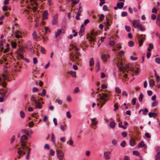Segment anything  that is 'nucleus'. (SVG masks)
Segmentation results:
<instances>
[{
    "instance_id": "nucleus-53",
    "label": "nucleus",
    "mask_w": 160,
    "mask_h": 160,
    "mask_svg": "<svg viewBox=\"0 0 160 160\" xmlns=\"http://www.w3.org/2000/svg\"><path fill=\"white\" fill-rule=\"evenodd\" d=\"M126 144V142L125 141H123L120 144V145L122 147H124Z\"/></svg>"
},
{
    "instance_id": "nucleus-30",
    "label": "nucleus",
    "mask_w": 160,
    "mask_h": 160,
    "mask_svg": "<svg viewBox=\"0 0 160 160\" xmlns=\"http://www.w3.org/2000/svg\"><path fill=\"white\" fill-rule=\"evenodd\" d=\"M1 91H2V95L3 97H6V93L7 92V90L6 89H1Z\"/></svg>"
},
{
    "instance_id": "nucleus-5",
    "label": "nucleus",
    "mask_w": 160,
    "mask_h": 160,
    "mask_svg": "<svg viewBox=\"0 0 160 160\" xmlns=\"http://www.w3.org/2000/svg\"><path fill=\"white\" fill-rule=\"evenodd\" d=\"M28 138V137L25 135L22 136L21 138V145L22 149H24L26 147V142L24 140Z\"/></svg>"
},
{
    "instance_id": "nucleus-43",
    "label": "nucleus",
    "mask_w": 160,
    "mask_h": 160,
    "mask_svg": "<svg viewBox=\"0 0 160 160\" xmlns=\"http://www.w3.org/2000/svg\"><path fill=\"white\" fill-rule=\"evenodd\" d=\"M112 144L114 146H116L117 144V141L115 139H113L112 141Z\"/></svg>"
},
{
    "instance_id": "nucleus-14",
    "label": "nucleus",
    "mask_w": 160,
    "mask_h": 160,
    "mask_svg": "<svg viewBox=\"0 0 160 160\" xmlns=\"http://www.w3.org/2000/svg\"><path fill=\"white\" fill-rule=\"evenodd\" d=\"M58 14H56L53 16V20H52V23L53 24H55L58 21Z\"/></svg>"
},
{
    "instance_id": "nucleus-50",
    "label": "nucleus",
    "mask_w": 160,
    "mask_h": 160,
    "mask_svg": "<svg viewBox=\"0 0 160 160\" xmlns=\"http://www.w3.org/2000/svg\"><path fill=\"white\" fill-rule=\"evenodd\" d=\"M100 2L99 3V5L102 6L103 4L105 3V0H100Z\"/></svg>"
},
{
    "instance_id": "nucleus-8",
    "label": "nucleus",
    "mask_w": 160,
    "mask_h": 160,
    "mask_svg": "<svg viewBox=\"0 0 160 160\" xmlns=\"http://www.w3.org/2000/svg\"><path fill=\"white\" fill-rule=\"evenodd\" d=\"M96 35V34H95L94 32H92L91 33V35H90L88 37V39L89 40V41L91 42V43L94 45V42H96V41L95 40V36Z\"/></svg>"
},
{
    "instance_id": "nucleus-31",
    "label": "nucleus",
    "mask_w": 160,
    "mask_h": 160,
    "mask_svg": "<svg viewBox=\"0 0 160 160\" xmlns=\"http://www.w3.org/2000/svg\"><path fill=\"white\" fill-rule=\"evenodd\" d=\"M11 46L12 48H15L17 46V42L14 41H12L11 42Z\"/></svg>"
},
{
    "instance_id": "nucleus-3",
    "label": "nucleus",
    "mask_w": 160,
    "mask_h": 160,
    "mask_svg": "<svg viewBox=\"0 0 160 160\" xmlns=\"http://www.w3.org/2000/svg\"><path fill=\"white\" fill-rule=\"evenodd\" d=\"M99 96L100 99L99 103H97V105L101 108L108 101V98L110 97L111 93L110 92L104 91L102 93H99Z\"/></svg>"
},
{
    "instance_id": "nucleus-2",
    "label": "nucleus",
    "mask_w": 160,
    "mask_h": 160,
    "mask_svg": "<svg viewBox=\"0 0 160 160\" xmlns=\"http://www.w3.org/2000/svg\"><path fill=\"white\" fill-rule=\"evenodd\" d=\"M115 62L117 64V67L120 70L123 72H128L129 70L132 71L135 70V68L131 67V64L126 65L123 66L122 60L120 58H116Z\"/></svg>"
},
{
    "instance_id": "nucleus-17",
    "label": "nucleus",
    "mask_w": 160,
    "mask_h": 160,
    "mask_svg": "<svg viewBox=\"0 0 160 160\" xmlns=\"http://www.w3.org/2000/svg\"><path fill=\"white\" fill-rule=\"evenodd\" d=\"M97 118H94L91 119V121L92 122V125L95 126L98 124V121H96Z\"/></svg>"
},
{
    "instance_id": "nucleus-25",
    "label": "nucleus",
    "mask_w": 160,
    "mask_h": 160,
    "mask_svg": "<svg viewBox=\"0 0 160 160\" xmlns=\"http://www.w3.org/2000/svg\"><path fill=\"white\" fill-rule=\"evenodd\" d=\"M35 105V108H42V105L38 101V103L34 104Z\"/></svg>"
},
{
    "instance_id": "nucleus-34",
    "label": "nucleus",
    "mask_w": 160,
    "mask_h": 160,
    "mask_svg": "<svg viewBox=\"0 0 160 160\" xmlns=\"http://www.w3.org/2000/svg\"><path fill=\"white\" fill-rule=\"evenodd\" d=\"M94 60L93 58H91L90 61H89V65L90 66H92L94 65Z\"/></svg>"
},
{
    "instance_id": "nucleus-33",
    "label": "nucleus",
    "mask_w": 160,
    "mask_h": 160,
    "mask_svg": "<svg viewBox=\"0 0 160 160\" xmlns=\"http://www.w3.org/2000/svg\"><path fill=\"white\" fill-rule=\"evenodd\" d=\"M109 126L112 128H114L115 126V122L113 121L109 123Z\"/></svg>"
},
{
    "instance_id": "nucleus-40",
    "label": "nucleus",
    "mask_w": 160,
    "mask_h": 160,
    "mask_svg": "<svg viewBox=\"0 0 160 160\" xmlns=\"http://www.w3.org/2000/svg\"><path fill=\"white\" fill-rule=\"evenodd\" d=\"M158 104V102L157 101H155L152 103V107H155L157 106Z\"/></svg>"
},
{
    "instance_id": "nucleus-38",
    "label": "nucleus",
    "mask_w": 160,
    "mask_h": 160,
    "mask_svg": "<svg viewBox=\"0 0 160 160\" xmlns=\"http://www.w3.org/2000/svg\"><path fill=\"white\" fill-rule=\"evenodd\" d=\"M122 122H121L119 123L118 124V126L119 128H123V129H126L127 128V127L124 126L122 125Z\"/></svg>"
},
{
    "instance_id": "nucleus-62",
    "label": "nucleus",
    "mask_w": 160,
    "mask_h": 160,
    "mask_svg": "<svg viewBox=\"0 0 160 160\" xmlns=\"http://www.w3.org/2000/svg\"><path fill=\"white\" fill-rule=\"evenodd\" d=\"M50 155L52 156H54L55 154L54 152L53 151L52 149L50 150Z\"/></svg>"
},
{
    "instance_id": "nucleus-46",
    "label": "nucleus",
    "mask_w": 160,
    "mask_h": 160,
    "mask_svg": "<svg viewBox=\"0 0 160 160\" xmlns=\"http://www.w3.org/2000/svg\"><path fill=\"white\" fill-rule=\"evenodd\" d=\"M128 45L130 47H132L134 45V42L132 41H130L128 42Z\"/></svg>"
},
{
    "instance_id": "nucleus-16",
    "label": "nucleus",
    "mask_w": 160,
    "mask_h": 160,
    "mask_svg": "<svg viewBox=\"0 0 160 160\" xmlns=\"http://www.w3.org/2000/svg\"><path fill=\"white\" fill-rule=\"evenodd\" d=\"M32 35L34 39L36 40H38V39L40 40V37H39V35H37V33L35 31H34L33 32V33L32 34Z\"/></svg>"
},
{
    "instance_id": "nucleus-37",
    "label": "nucleus",
    "mask_w": 160,
    "mask_h": 160,
    "mask_svg": "<svg viewBox=\"0 0 160 160\" xmlns=\"http://www.w3.org/2000/svg\"><path fill=\"white\" fill-rule=\"evenodd\" d=\"M20 117L22 118H24L25 113L23 111L21 110L20 111Z\"/></svg>"
},
{
    "instance_id": "nucleus-23",
    "label": "nucleus",
    "mask_w": 160,
    "mask_h": 160,
    "mask_svg": "<svg viewBox=\"0 0 160 160\" xmlns=\"http://www.w3.org/2000/svg\"><path fill=\"white\" fill-rule=\"evenodd\" d=\"M66 124H62L60 126V129L62 131H64L66 129Z\"/></svg>"
},
{
    "instance_id": "nucleus-19",
    "label": "nucleus",
    "mask_w": 160,
    "mask_h": 160,
    "mask_svg": "<svg viewBox=\"0 0 160 160\" xmlns=\"http://www.w3.org/2000/svg\"><path fill=\"white\" fill-rule=\"evenodd\" d=\"M2 79L0 77V85H1L4 88H5L7 86V83L4 81H1Z\"/></svg>"
},
{
    "instance_id": "nucleus-12",
    "label": "nucleus",
    "mask_w": 160,
    "mask_h": 160,
    "mask_svg": "<svg viewBox=\"0 0 160 160\" xmlns=\"http://www.w3.org/2000/svg\"><path fill=\"white\" fill-rule=\"evenodd\" d=\"M140 21L139 20H133L132 24L134 28H138L140 25Z\"/></svg>"
},
{
    "instance_id": "nucleus-42",
    "label": "nucleus",
    "mask_w": 160,
    "mask_h": 160,
    "mask_svg": "<svg viewBox=\"0 0 160 160\" xmlns=\"http://www.w3.org/2000/svg\"><path fill=\"white\" fill-rule=\"evenodd\" d=\"M138 28H139L140 30L142 31H143L145 30V28L144 27H143L142 26V25L141 24L139 26Z\"/></svg>"
},
{
    "instance_id": "nucleus-59",
    "label": "nucleus",
    "mask_w": 160,
    "mask_h": 160,
    "mask_svg": "<svg viewBox=\"0 0 160 160\" xmlns=\"http://www.w3.org/2000/svg\"><path fill=\"white\" fill-rule=\"evenodd\" d=\"M2 9L3 11H6L8 10V7L6 6H4L2 8Z\"/></svg>"
},
{
    "instance_id": "nucleus-6",
    "label": "nucleus",
    "mask_w": 160,
    "mask_h": 160,
    "mask_svg": "<svg viewBox=\"0 0 160 160\" xmlns=\"http://www.w3.org/2000/svg\"><path fill=\"white\" fill-rule=\"evenodd\" d=\"M15 37L17 38L18 39V40L17 41L18 42L20 43L22 42L21 40L19 39L22 38V32L20 30H17L15 32Z\"/></svg>"
},
{
    "instance_id": "nucleus-15",
    "label": "nucleus",
    "mask_w": 160,
    "mask_h": 160,
    "mask_svg": "<svg viewBox=\"0 0 160 160\" xmlns=\"http://www.w3.org/2000/svg\"><path fill=\"white\" fill-rule=\"evenodd\" d=\"M84 31V26L83 24H82L81 25L79 32V34L80 35V36H82L83 35V33Z\"/></svg>"
},
{
    "instance_id": "nucleus-26",
    "label": "nucleus",
    "mask_w": 160,
    "mask_h": 160,
    "mask_svg": "<svg viewBox=\"0 0 160 160\" xmlns=\"http://www.w3.org/2000/svg\"><path fill=\"white\" fill-rule=\"evenodd\" d=\"M67 73L71 74L73 78H75L76 76V73L73 71H70V72H68Z\"/></svg>"
},
{
    "instance_id": "nucleus-55",
    "label": "nucleus",
    "mask_w": 160,
    "mask_h": 160,
    "mask_svg": "<svg viewBox=\"0 0 160 160\" xmlns=\"http://www.w3.org/2000/svg\"><path fill=\"white\" fill-rule=\"evenodd\" d=\"M46 94V91L45 89H43L42 90V92L41 94V96L42 97H43L45 96Z\"/></svg>"
},
{
    "instance_id": "nucleus-61",
    "label": "nucleus",
    "mask_w": 160,
    "mask_h": 160,
    "mask_svg": "<svg viewBox=\"0 0 160 160\" xmlns=\"http://www.w3.org/2000/svg\"><path fill=\"white\" fill-rule=\"evenodd\" d=\"M44 148L45 149H47L48 150H49L50 149L49 145L48 144H46L45 145Z\"/></svg>"
},
{
    "instance_id": "nucleus-32",
    "label": "nucleus",
    "mask_w": 160,
    "mask_h": 160,
    "mask_svg": "<svg viewBox=\"0 0 160 160\" xmlns=\"http://www.w3.org/2000/svg\"><path fill=\"white\" fill-rule=\"evenodd\" d=\"M150 87H152L154 85V82L153 79H151L149 82Z\"/></svg>"
},
{
    "instance_id": "nucleus-18",
    "label": "nucleus",
    "mask_w": 160,
    "mask_h": 160,
    "mask_svg": "<svg viewBox=\"0 0 160 160\" xmlns=\"http://www.w3.org/2000/svg\"><path fill=\"white\" fill-rule=\"evenodd\" d=\"M130 144L131 146H134L136 144L135 140L133 138H132L129 141Z\"/></svg>"
},
{
    "instance_id": "nucleus-29",
    "label": "nucleus",
    "mask_w": 160,
    "mask_h": 160,
    "mask_svg": "<svg viewBox=\"0 0 160 160\" xmlns=\"http://www.w3.org/2000/svg\"><path fill=\"white\" fill-rule=\"evenodd\" d=\"M6 48L3 51V53H5L8 52L9 50V45L8 44H7V45L5 46Z\"/></svg>"
},
{
    "instance_id": "nucleus-9",
    "label": "nucleus",
    "mask_w": 160,
    "mask_h": 160,
    "mask_svg": "<svg viewBox=\"0 0 160 160\" xmlns=\"http://www.w3.org/2000/svg\"><path fill=\"white\" fill-rule=\"evenodd\" d=\"M2 76L3 77V80L4 81H10V79H9V78L10 77V74L8 72L6 71H5L2 74Z\"/></svg>"
},
{
    "instance_id": "nucleus-7",
    "label": "nucleus",
    "mask_w": 160,
    "mask_h": 160,
    "mask_svg": "<svg viewBox=\"0 0 160 160\" xmlns=\"http://www.w3.org/2000/svg\"><path fill=\"white\" fill-rule=\"evenodd\" d=\"M145 35L143 34H141L140 36H138V38L139 42V46H141L144 41L145 40Z\"/></svg>"
},
{
    "instance_id": "nucleus-11",
    "label": "nucleus",
    "mask_w": 160,
    "mask_h": 160,
    "mask_svg": "<svg viewBox=\"0 0 160 160\" xmlns=\"http://www.w3.org/2000/svg\"><path fill=\"white\" fill-rule=\"evenodd\" d=\"M111 154V152L109 151L105 152L103 153V156L107 160H109L110 158V155Z\"/></svg>"
},
{
    "instance_id": "nucleus-35",
    "label": "nucleus",
    "mask_w": 160,
    "mask_h": 160,
    "mask_svg": "<svg viewBox=\"0 0 160 160\" xmlns=\"http://www.w3.org/2000/svg\"><path fill=\"white\" fill-rule=\"evenodd\" d=\"M62 32V30L60 29L58 30L57 32H56L55 34L56 38H57V37H58L60 34Z\"/></svg>"
},
{
    "instance_id": "nucleus-49",
    "label": "nucleus",
    "mask_w": 160,
    "mask_h": 160,
    "mask_svg": "<svg viewBox=\"0 0 160 160\" xmlns=\"http://www.w3.org/2000/svg\"><path fill=\"white\" fill-rule=\"evenodd\" d=\"M143 96L142 93H141L139 97V100L140 102H141L142 100Z\"/></svg>"
},
{
    "instance_id": "nucleus-52",
    "label": "nucleus",
    "mask_w": 160,
    "mask_h": 160,
    "mask_svg": "<svg viewBox=\"0 0 160 160\" xmlns=\"http://www.w3.org/2000/svg\"><path fill=\"white\" fill-rule=\"evenodd\" d=\"M69 143V144L70 146H72L73 144V141L72 140H70L68 142H67V143Z\"/></svg>"
},
{
    "instance_id": "nucleus-56",
    "label": "nucleus",
    "mask_w": 160,
    "mask_h": 160,
    "mask_svg": "<svg viewBox=\"0 0 160 160\" xmlns=\"http://www.w3.org/2000/svg\"><path fill=\"white\" fill-rule=\"evenodd\" d=\"M148 112V110L146 109L145 108L144 110H142V112L143 113V114L144 115H146L147 114V113Z\"/></svg>"
},
{
    "instance_id": "nucleus-48",
    "label": "nucleus",
    "mask_w": 160,
    "mask_h": 160,
    "mask_svg": "<svg viewBox=\"0 0 160 160\" xmlns=\"http://www.w3.org/2000/svg\"><path fill=\"white\" fill-rule=\"evenodd\" d=\"M127 15L128 13L126 12H122L121 13V16L122 17L126 16Z\"/></svg>"
},
{
    "instance_id": "nucleus-10",
    "label": "nucleus",
    "mask_w": 160,
    "mask_h": 160,
    "mask_svg": "<svg viewBox=\"0 0 160 160\" xmlns=\"http://www.w3.org/2000/svg\"><path fill=\"white\" fill-rule=\"evenodd\" d=\"M106 19V27L104 28V30L106 31L108 29H109L108 27L109 26H110L111 24V22L110 21V18L109 17H107Z\"/></svg>"
},
{
    "instance_id": "nucleus-63",
    "label": "nucleus",
    "mask_w": 160,
    "mask_h": 160,
    "mask_svg": "<svg viewBox=\"0 0 160 160\" xmlns=\"http://www.w3.org/2000/svg\"><path fill=\"white\" fill-rule=\"evenodd\" d=\"M155 61L158 64L160 63V58H155Z\"/></svg>"
},
{
    "instance_id": "nucleus-60",
    "label": "nucleus",
    "mask_w": 160,
    "mask_h": 160,
    "mask_svg": "<svg viewBox=\"0 0 160 160\" xmlns=\"http://www.w3.org/2000/svg\"><path fill=\"white\" fill-rule=\"evenodd\" d=\"M38 62V60L36 58H33V63L34 64H36Z\"/></svg>"
},
{
    "instance_id": "nucleus-1",
    "label": "nucleus",
    "mask_w": 160,
    "mask_h": 160,
    "mask_svg": "<svg viewBox=\"0 0 160 160\" xmlns=\"http://www.w3.org/2000/svg\"><path fill=\"white\" fill-rule=\"evenodd\" d=\"M70 49L71 52L73 51L75 52V54L72 52L70 54V59L73 62L78 65H81V59L79 56H81V53L78 52L80 49L77 47V45L72 44L70 46Z\"/></svg>"
},
{
    "instance_id": "nucleus-4",
    "label": "nucleus",
    "mask_w": 160,
    "mask_h": 160,
    "mask_svg": "<svg viewBox=\"0 0 160 160\" xmlns=\"http://www.w3.org/2000/svg\"><path fill=\"white\" fill-rule=\"evenodd\" d=\"M56 154L59 160H65L64 153L60 149H57L56 150Z\"/></svg>"
},
{
    "instance_id": "nucleus-21",
    "label": "nucleus",
    "mask_w": 160,
    "mask_h": 160,
    "mask_svg": "<svg viewBox=\"0 0 160 160\" xmlns=\"http://www.w3.org/2000/svg\"><path fill=\"white\" fill-rule=\"evenodd\" d=\"M141 147H143L144 148H146L147 146L145 144L143 141L141 142L138 145V148H140Z\"/></svg>"
},
{
    "instance_id": "nucleus-24",
    "label": "nucleus",
    "mask_w": 160,
    "mask_h": 160,
    "mask_svg": "<svg viewBox=\"0 0 160 160\" xmlns=\"http://www.w3.org/2000/svg\"><path fill=\"white\" fill-rule=\"evenodd\" d=\"M109 56L108 54H104L101 56V59L102 60H104L109 58Z\"/></svg>"
},
{
    "instance_id": "nucleus-58",
    "label": "nucleus",
    "mask_w": 160,
    "mask_h": 160,
    "mask_svg": "<svg viewBox=\"0 0 160 160\" xmlns=\"http://www.w3.org/2000/svg\"><path fill=\"white\" fill-rule=\"evenodd\" d=\"M4 49V47L3 44L2 43L0 44V50L1 52H2Z\"/></svg>"
},
{
    "instance_id": "nucleus-22",
    "label": "nucleus",
    "mask_w": 160,
    "mask_h": 160,
    "mask_svg": "<svg viewBox=\"0 0 160 160\" xmlns=\"http://www.w3.org/2000/svg\"><path fill=\"white\" fill-rule=\"evenodd\" d=\"M31 100L32 101L34 104L38 103V101L36 100V98L33 95H32L31 98Z\"/></svg>"
},
{
    "instance_id": "nucleus-54",
    "label": "nucleus",
    "mask_w": 160,
    "mask_h": 160,
    "mask_svg": "<svg viewBox=\"0 0 160 160\" xmlns=\"http://www.w3.org/2000/svg\"><path fill=\"white\" fill-rule=\"evenodd\" d=\"M66 115L67 117L68 118H70L71 117V115L70 114V112L69 111H68L66 113Z\"/></svg>"
},
{
    "instance_id": "nucleus-27",
    "label": "nucleus",
    "mask_w": 160,
    "mask_h": 160,
    "mask_svg": "<svg viewBox=\"0 0 160 160\" xmlns=\"http://www.w3.org/2000/svg\"><path fill=\"white\" fill-rule=\"evenodd\" d=\"M123 5L124 3L122 2H119L117 3V6L120 9L122 8L123 7Z\"/></svg>"
},
{
    "instance_id": "nucleus-28",
    "label": "nucleus",
    "mask_w": 160,
    "mask_h": 160,
    "mask_svg": "<svg viewBox=\"0 0 160 160\" xmlns=\"http://www.w3.org/2000/svg\"><path fill=\"white\" fill-rule=\"evenodd\" d=\"M48 15V13L46 11H44L42 14V17L44 19L47 18Z\"/></svg>"
},
{
    "instance_id": "nucleus-57",
    "label": "nucleus",
    "mask_w": 160,
    "mask_h": 160,
    "mask_svg": "<svg viewBox=\"0 0 160 160\" xmlns=\"http://www.w3.org/2000/svg\"><path fill=\"white\" fill-rule=\"evenodd\" d=\"M34 123L32 122H30L28 124L30 128L32 127L34 125Z\"/></svg>"
},
{
    "instance_id": "nucleus-36",
    "label": "nucleus",
    "mask_w": 160,
    "mask_h": 160,
    "mask_svg": "<svg viewBox=\"0 0 160 160\" xmlns=\"http://www.w3.org/2000/svg\"><path fill=\"white\" fill-rule=\"evenodd\" d=\"M97 72L100 70V65L99 62H97L95 66Z\"/></svg>"
},
{
    "instance_id": "nucleus-13",
    "label": "nucleus",
    "mask_w": 160,
    "mask_h": 160,
    "mask_svg": "<svg viewBox=\"0 0 160 160\" xmlns=\"http://www.w3.org/2000/svg\"><path fill=\"white\" fill-rule=\"evenodd\" d=\"M24 150H23L22 149H21L19 148H18L17 153L19 155L21 156H22L26 154V152Z\"/></svg>"
},
{
    "instance_id": "nucleus-45",
    "label": "nucleus",
    "mask_w": 160,
    "mask_h": 160,
    "mask_svg": "<svg viewBox=\"0 0 160 160\" xmlns=\"http://www.w3.org/2000/svg\"><path fill=\"white\" fill-rule=\"evenodd\" d=\"M115 91L117 93H121V90L118 87H116L115 88Z\"/></svg>"
},
{
    "instance_id": "nucleus-47",
    "label": "nucleus",
    "mask_w": 160,
    "mask_h": 160,
    "mask_svg": "<svg viewBox=\"0 0 160 160\" xmlns=\"http://www.w3.org/2000/svg\"><path fill=\"white\" fill-rule=\"evenodd\" d=\"M26 148H25V149H23V150H25L26 149H28V152L27 153H28L29 154H30V151L31 150V148H30L26 146Z\"/></svg>"
},
{
    "instance_id": "nucleus-44",
    "label": "nucleus",
    "mask_w": 160,
    "mask_h": 160,
    "mask_svg": "<svg viewBox=\"0 0 160 160\" xmlns=\"http://www.w3.org/2000/svg\"><path fill=\"white\" fill-rule=\"evenodd\" d=\"M125 29L126 30V31L128 32H130L131 30V28L129 26H125Z\"/></svg>"
},
{
    "instance_id": "nucleus-51",
    "label": "nucleus",
    "mask_w": 160,
    "mask_h": 160,
    "mask_svg": "<svg viewBox=\"0 0 160 160\" xmlns=\"http://www.w3.org/2000/svg\"><path fill=\"white\" fill-rule=\"evenodd\" d=\"M51 136H52V141L54 142L55 141V137L54 136V134L53 133H51Z\"/></svg>"
},
{
    "instance_id": "nucleus-64",
    "label": "nucleus",
    "mask_w": 160,
    "mask_h": 160,
    "mask_svg": "<svg viewBox=\"0 0 160 160\" xmlns=\"http://www.w3.org/2000/svg\"><path fill=\"white\" fill-rule=\"evenodd\" d=\"M145 135L148 138H150L151 137V135L148 132H146L145 134Z\"/></svg>"
},
{
    "instance_id": "nucleus-20",
    "label": "nucleus",
    "mask_w": 160,
    "mask_h": 160,
    "mask_svg": "<svg viewBox=\"0 0 160 160\" xmlns=\"http://www.w3.org/2000/svg\"><path fill=\"white\" fill-rule=\"evenodd\" d=\"M148 116L150 118L153 117L154 118H156L157 116V115L156 113L150 112L148 113Z\"/></svg>"
},
{
    "instance_id": "nucleus-41",
    "label": "nucleus",
    "mask_w": 160,
    "mask_h": 160,
    "mask_svg": "<svg viewBox=\"0 0 160 160\" xmlns=\"http://www.w3.org/2000/svg\"><path fill=\"white\" fill-rule=\"evenodd\" d=\"M55 102L58 103L60 105H61L62 103V101L58 99H56Z\"/></svg>"
},
{
    "instance_id": "nucleus-39",
    "label": "nucleus",
    "mask_w": 160,
    "mask_h": 160,
    "mask_svg": "<svg viewBox=\"0 0 160 160\" xmlns=\"http://www.w3.org/2000/svg\"><path fill=\"white\" fill-rule=\"evenodd\" d=\"M149 47L148 48V50L149 51H151V50L153 48V45L152 43L149 44Z\"/></svg>"
}]
</instances>
